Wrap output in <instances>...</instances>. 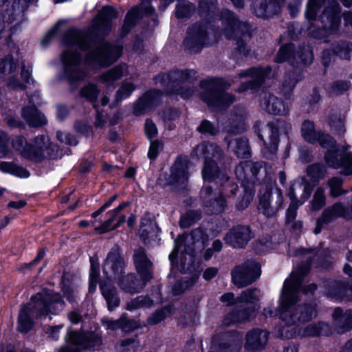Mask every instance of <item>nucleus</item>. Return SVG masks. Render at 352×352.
I'll return each instance as SVG.
<instances>
[{"label":"nucleus","mask_w":352,"mask_h":352,"mask_svg":"<svg viewBox=\"0 0 352 352\" xmlns=\"http://www.w3.org/2000/svg\"><path fill=\"white\" fill-rule=\"evenodd\" d=\"M18 63L13 59L10 55L0 60V77L8 75L14 72L17 67Z\"/></svg>","instance_id":"nucleus-51"},{"label":"nucleus","mask_w":352,"mask_h":352,"mask_svg":"<svg viewBox=\"0 0 352 352\" xmlns=\"http://www.w3.org/2000/svg\"><path fill=\"white\" fill-rule=\"evenodd\" d=\"M135 90V85L129 82H124L116 92V100H121L129 97Z\"/></svg>","instance_id":"nucleus-62"},{"label":"nucleus","mask_w":352,"mask_h":352,"mask_svg":"<svg viewBox=\"0 0 352 352\" xmlns=\"http://www.w3.org/2000/svg\"><path fill=\"white\" fill-rule=\"evenodd\" d=\"M351 43L344 41H340L335 43L333 45L332 51L333 54L338 55L343 59H349V49L350 48Z\"/></svg>","instance_id":"nucleus-60"},{"label":"nucleus","mask_w":352,"mask_h":352,"mask_svg":"<svg viewBox=\"0 0 352 352\" xmlns=\"http://www.w3.org/2000/svg\"><path fill=\"white\" fill-rule=\"evenodd\" d=\"M99 94L100 89L94 83H88L80 91V96L91 102H95L97 100Z\"/></svg>","instance_id":"nucleus-52"},{"label":"nucleus","mask_w":352,"mask_h":352,"mask_svg":"<svg viewBox=\"0 0 352 352\" xmlns=\"http://www.w3.org/2000/svg\"><path fill=\"white\" fill-rule=\"evenodd\" d=\"M22 116L31 126H41L46 124L45 116L36 109L34 104L23 107Z\"/></svg>","instance_id":"nucleus-37"},{"label":"nucleus","mask_w":352,"mask_h":352,"mask_svg":"<svg viewBox=\"0 0 352 352\" xmlns=\"http://www.w3.org/2000/svg\"><path fill=\"white\" fill-rule=\"evenodd\" d=\"M198 280L197 275H193L188 278L182 279L177 281L172 288V293L173 295H179L186 292L189 288L192 287Z\"/></svg>","instance_id":"nucleus-47"},{"label":"nucleus","mask_w":352,"mask_h":352,"mask_svg":"<svg viewBox=\"0 0 352 352\" xmlns=\"http://www.w3.org/2000/svg\"><path fill=\"white\" fill-rule=\"evenodd\" d=\"M302 204H300V202L298 201L295 202L291 201V203L286 211V221L287 223H292L295 220L297 214V210L298 207Z\"/></svg>","instance_id":"nucleus-64"},{"label":"nucleus","mask_w":352,"mask_h":352,"mask_svg":"<svg viewBox=\"0 0 352 352\" xmlns=\"http://www.w3.org/2000/svg\"><path fill=\"white\" fill-rule=\"evenodd\" d=\"M280 123V122L277 121L275 123L270 122L267 124L263 131L267 139L265 138L263 134L258 135L264 143L263 153L267 158L273 159L276 153L279 142L278 128Z\"/></svg>","instance_id":"nucleus-17"},{"label":"nucleus","mask_w":352,"mask_h":352,"mask_svg":"<svg viewBox=\"0 0 352 352\" xmlns=\"http://www.w3.org/2000/svg\"><path fill=\"white\" fill-rule=\"evenodd\" d=\"M13 148L19 152L21 156L29 159L30 144L27 142L26 139L22 135L16 136L12 141Z\"/></svg>","instance_id":"nucleus-48"},{"label":"nucleus","mask_w":352,"mask_h":352,"mask_svg":"<svg viewBox=\"0 0 352 352\" xmlns=\"http://www.w3.org/2000/svg\"><path fill=\"white\" fill-rule=\"evenodd\" d=\"M30 0H14L12 8L13 10L12 15H19L24 12L29 7Z\"/></svg>","instance_id":"nucleus-63"},{"label":"nucleus","mask_w":352,"mask_h":352,"mask_svg":"<svg viewBox=\"0 0 352 352\" xmlns=\"http://www.w3.org/2000/svg\"><path fill=\"white\" fill-rule=\"evenodd\" d=\"M126 73V65H118L102 74L99 77V80L106 86H110L121 78Z\"/></svg>","instance_id":"nucleus-40"},{"label":"nucleus","mask_w":352,"mask_h":352,"mask_svg":"<svg viewBox=\"0 0 352 352\" xmlns=\"http://www.w3.org/2000/svg\"><path fill=\"white\" fill-rule=\"evenodd\" d=\"M327 164L335 169H340L344 175L352 174V153L347 149L328 151L325 154Z\"/></svg>","instance_id":"nucleus-15"},{"label":"nucleus","mask_w":352,"mask_h":352,"mask_svg":"<svg viewBox=\"0 0 352 352\" xmlns=\"http://www.w3.org/2000/svg\"><path fill=\"white\" fill-rule=\"evenodd\" d=\"M258 212L267 218L276 217L284 202L283 191L278 187L261 189L258 194Z\"/></svg>","instance_id":"nucleus-7"},{"label":"nucleus","mask_w":352,"mask_h":352,"mask_svg":"<svg viewBox=\"0 0 352 352\" xmlns=\"http://www.w3.org/2000/svg\"><path fill=\"white\" fill-rule=\"evenodd\" d=\"M341 10L337 0H308L305 17L317 27H309L311 36L321 39L336 33L341 23Z\"/></svg>","instance_id":"nucleus-3"},{"label":"nucleus","mask_w":352,"mask_h":352,"mask_svg":"<svg viewBox=\"0 0 352 352\" xmlns=\"http://www.w3.org/2000/svg\"><path fill=\"white\" fill-rule=\"evenodd\" d=\"M314 186L302 177L296 178L287 191V196L292 201L304 204L310 197Z\"/></svg>","instance_id":"nucleus-19"},{"label":"nucleus","mask_w":352,"mask_h":352,"mask_svg":"<svg viewBox=\"0 0 352 352\" xmlns=\"http://www.w3.org/2000/svg\"><path fill=\"white\" fill-rule=\"evenodd\" d=\"M269 332L261 329H254L247 332L245 348L251 352L263 350L268 342Z\"/></svg>","instance_id":"nucleus-26"},{"label":"nucleus","mask_w":352,"mask_h":352,"mask_svg":"<svg viewBox=\"0 0 352 352\" xmlns=\"http://www.w3.org/2000/svg\"><path fill=\"white\" fill-rule=\"evenodd\" d=\"M208 44V34L204 26L195 24L189 28L184 41L185 50L192 54L197 53Z\"/></svg>","instance_id":"nucleus-16"},{"label":"nucleus","mask_w":352,"mask_h":352,"mask_svg":"<svg viewBox=\"0 0 352 352\" xmlns=\"http://www.w3.org/2000/svg\"><path fill=\"white\" fill-rule=\"evenodd\" d=\"M298 252L306 263L296 269L292 273L290 278L285 280L278 299V311L280 319L285 325L280 330V336L284 338H291L296 333L302 336H318L322 334V329L329 327L324 323L312 324L305 327L302 331L300 329L302 324L316 316L315 305L299 304L301 295L307 294L308 291L313 294L316 289V285L311 284L307 289H300L301 279L309 272L314 252L312 250Z\"/></svg>","instance_id":"nucleus-1"},{"label":"nucleus","mask_w":352,"mask_h":352,"mask_svg":"<svg viewBox=\"0 0 352 352\" xmlns=\"http://www.w3.org/2000/svg\"><path fill=\"white\" fill-rule=\"evenodd\" d=\"M195 80L196 72L193 70H174L158 75L155 82L163 86L167 94L179 95L186 99L194 94L192 84Z\"/></svg>","instance_id":"nucleus-6"},{"label":"nucleus","mask_w":352,"mask_h":352,"mask_svg":"<svg viewBox=\"0 0 352 352\" xmlns=\"http://www.w3.org/2000/svg\"><path fill=\"white\" fill-rule=\"evenodd\" d=\"M313 60V54L309 47L294 51L293 44H287L280 48L276 56V63L288 61L292 65L310 64Z\"/></svg>","instance_id":"nucleus-14"},{"label":"nucleus","mask_w":352,"mask_h":352,"mask_svg":"<svg viewBox=\"0 0 352 352\" xmlns=\"http://www.w3.org/2000/svg\"><path fill=\"white\" fill-rule=\"evenodd\" d=\"M201 219V212L198 210H189L181 216L179 225L182 228H188Z\"/></svg>","instance_id":"nucleus-50"},{"label":"nucleus","mask_w":352,"mask_h":352,"mask_svg":"<svg viewBox=\"0 0 352 352\" xmlns=\"http://www.w3.org/2000/svg\"><path fill=\"white\" fill-rule=\"evenodd\" d=\"M245 111L243 109H236L234 114H231L230 120L229 133H241L245 130Z\"/></svg>","instance_id":"nucleus-41"},{"label":"nucleus","mask_w":352,"mask_h":352,"mask_svg":"<svg viewBox=\"0 0 352 352\" xmlns=\"http://www.w3.org/2000/svg\"><path fill=\"white\" fill-rule=\"evenodd\" d=\"M326 173L325 167L320 164H311L307 168V175L316 179L323 178Z\"/></svg>","instance_id":"nucleus-59"},{"label":"nucleus","mask_w":352,"mask_h":352,"mask_svg":"<svg viewBox=\"0 0 352 352\" xmlns=\"http://www.w3.org/2000/svg\"><path fill=\"white\" fill-rule=\"evenodd\" d=\"M118 283L122 291L133 294L139 293L147 282H145L143 279L140 280L133 274H129L120 277Z\"/></svg>","instance_id":"nucleus-33"},{"label":"nucleus","mask_w":352,"mask_h":352,"mask_svg":"<svg viewBox=\"0 0 352 352\" xmlns=\"http://www.w3.org/2000/svg\"><path fill=\"white\" fill-rule=\"evenodd\" d=\"M195 10V6L190 2H181L176 7L175 16L178 19L190 17Z\"/></svg>","instance_id":"nucleus-54"},{"label":"nucleus","mask_w":352,"mask_h":352,"mask_svg":"<svg viewBox=\"0 0 352 352\" xmlns=\"http://www.w3.org/2000/svg\"><path fill=\"white\" fill-rule=\"evenodd\" d=\"M100 287L102 294L107 301L109 310L112 311L118 307L120 300L117 294L116 287L109 282L104 281L101 283Z\"/></svg>","instance_id":"nucleus-39"},{"label":"nucleus","mask_w":352,"mask_h":352,"mask_svg":"<svg viewBox=\"0 0 352 352\" xmlns=\"http://www.w3.org/2000/svg\"><path fill=\"white\" fill-rule=\"evenodd\" d=\"M67 340L71 344V347L61 348L58 352H78L82 349H98L102 345L100 335L96 332L81 333L70 331L67 336Z\"/></svg>","instance_id":"nucleus-9"},{"label":"nucleus","mask_w":352,"mask_h":352,"mask_svg":"<svg viewBox=\"0 0 352 352\" xmlns=\"http://www.w3.org/2000/svg\"><path fill=\"white\" fill-rule=\"evenodd\" d=\"M170 314L171 307L166 306L162 309L155 311L151 316H149L147 319V322L151 325L157 324L161 321L164 320L166 317L170 316Z\"/></svg>","instance_id":"nucleus-55"},{"label":"nucleus","mask_w":352,"mask_h":352,"mask_svg":"<svg viewBox=\"0 0 352 352\" xmlns=\"http://www.w3.org/2000/svg\"><path fill=\"white\" fill-rule=\"evenodd\" d=\"M271 72V68L266 67L265 68H250L241 72L239 74L240 77H250L251 80L248 82L241 84L238 88V91L243 92L248 89H252L260 85L266 78L270 76Z\"/></svg>","instance_id":"nucleus-22"},{"label":"nucleus","mask_w":352,"mask_h":352,"mask_svg":"<svg viewBox=\"0 0 352 352\" xmlns=\"http://www.w3.org/2000/svg\"><path fill=\"white\" fill-rule=\"evenodd\" d=\"M329 294L338 300H352V287L346 281L333 282L329 285Z\"/></svg>","instance_id":"nucleus-36"},{"label":"nucleus","mask_w":352,"mask_h":352,"mask_svg":"<svg viewBox=\"0 0 352 352\" xmlns=\"http://www.w3.org/2000/svg\"><path fill=\"white\" fill-rule=\"evenodd\" d=\"M261 168L259 163L241 162L235 168V175L241 184L245 186L246 184L255 182Z\"/></svg>","instance_id":"nucleus-27"},{"label":"nucleus","mask_w":352,"mask_h":352,"mask_svg":"<svg viewBox=\"0 0 352 352\" xmlns=\"http://www.w3.org/2000/svg\"><path fill=\"white\" fill-rule=\"evenodd\" d=\"M64 302L60 295L49 292L38 293L31 299V302L22 307L18 317V329L27 333L32 327V317L47 316L56 314L63 309Z\"/></svg>","instance_id":"nucleus-4"},{"label":"nucleus","mask_w":352,"mask_h":352,"mask_svg":"<svg viewBox=\"0 0 352 352\" xmlns=\"http://www.w3.org/2000/svg\"><path fill=\"white\" fill-rule=\"evenodd\" d=\"M191 155L199 159L204 158V162H217L222 158L223 151L218 145L204 142L192 150Z\"/></svg>","instance_id":"nucleus-24"},{"label":"nucleus","mask_w":352,"mask_h":352,"mask_svg":"<svg viewBox=\"0 0 352 352\" xmlns=\"http://www.w3.org/2000/svg\"><path fill=\"white\" fill-rule=\"evenodd\" d=\"M252 237L253 234L249 226L238 225L226 233L224 241L226 244L234 248H243Z\"/></svg>","instance_id":"nucleus-20"},{"label":"nucleus","mask_w":352,"mask_h":352,"mask_svg":"<svg viewBox=\"0 0 352 352\" xmlns=\"http://www.w3.org/2000/svg\"><path fill=\"white\" fill-rule=\"evenodd\" d=\"M125 267V263L120 255V249L118 246H114L107 254L103 270L109 276H119Z\"/></svg>","instance_id":"nucleus-25"},{"label":"nucleus","mask_w":352,"mask_h":352,"mask_svg":"<svg viewBox=\"0 0 352 352\" xmlns=\"http://www.w3.org/2000/svg\"><path fill=\"white\" fill-rule=\"evenodd\" d=\"M328 186L330 188L329 195L333 197H337L344 191L342 189V180L338 177H332L328 180Z\"/></svg>","instance_id":"nucleus-57"},{"label":"nucleus","mask_w":352,"mask_h":352,"mask_svg":"<svg viewBox=\"0 0 352 352\" xmlns=\"http://www.w3.org/2000/svg\"><path fill=\"white\" fill-rule=\"evenodd\" d=\"M204 241V233L201 229L192 230L186 239V243L193 246L202 245Z\"/></svg>","instance_id":"nucleus-58"},{"label":"nucleus","mask_w":352,"mask_h":352,"mask_svg":"<svg viewBox=\"0 0 352 352\" xmlns=\"http://www.w3.org/2000/svg\"><path fill=\"white\" fill-rule=\"evenodd\" d=\"M157 229V224L154 221L147 217L142 218L139 232L145 243H146L147 239L155 234Z\"/></svg>","instance_id":"nucleus-44"},{"label":"nucleus","mask_w":352,"mask_h":352,"mask_svg":"<svg viewBox=\"0 0 352 352\" xmlns=\"http://www.w3.org/2000/svg\"><path fill=\"white\" fill-rule=\"evenodd\" d=\"M199 199L204 211L208 214L221 213L227 206L223 195L221 192H215L209 186H204L201 189Z\"/></svg>","instance_id":"nucleus-11"},{"label":"nucleus","mask_w":352,"mask_h":352,"mask_svg":"<svg viewBox=\"0 0 352 352\" xmlns=\"http://www.w3.org/2000/svg\"><path fill=\"white\" fill-rule=\"evenodd\" d=\"M58 147L50 142L48 136L39 135L30 144L29 160L36 162L44 159H54L58 157Z\"/></svg>","instance_id":"nucleus-13"},{"label":"nucleus","mask_w":352,"mask_h":352,"mask_svg":"<svg viewBox=\"0 0 352 352\" xmlns=\"http://www.w3.org/2000/svg\"><path fill=\"white\" fill-rule=\"evenodd\" d=\"M258 293L256 288L248 289L236 298V302L254 304L259 300Z\"/></svg>","instance_id":"nucleus-53"},{"label":"nucleus","mask_w":352,"mask_h":352,"mask_svg":"<svg viewBox=\"0 0 352 352\" xmlns=\"http://www.w3.org/2000/svg\"><path fill=\"white\" fill-rule=\"evenodd\" d=\"M286 0H254L252 10L261 18H267L277 14L281 10Z\"/></svg>","instance_id":"nucleus-23"},{"label":"nucleus","mask_w":352,"mask_h":352,"mask_svg":"<svg viewBox=\"0 0 352 352\" xmlns=\"http://www.w3.org/2000/svg\"><path fill=\"white\" fill-rule=\"evenodd\" d=\"M300 79V74L296 70L285 74L280 88V91L285 98H290L294 88Z\"/></svg>","instance_id":"nucleus-42"},{"label":"nucleus","mask_w":352,"mask_h":352,"mask_svg":"<svg viewBox=\"0 0 352 352\" xmlns=\"http://www.w3.org/2000/svg\"><path fill=\"white\" fill-rule=\"evenodd\" d=\"M224 14L227 20L224 30L226 37H250V27L247 23L238 20L234 14L230 11H226Z\"/></svg>","instance_id":"nucleus-21"},{"label":"nucleus","mask_w":352,"mask_h":352,"mask_svg":"<svg viewBox=\"0 0 352 352\" xmlns=\"http://www.w3.org/2000/svg\"><path fill=\"white\" fill-rule=\"evenodd\" d=\"M190 177L189 161L186 157L179 156L170 168V173L160 175V180L164 179V186H170L174 190L186 189Z\"/></svg>","instance_id":"nucleus-8"},{"label":"nucleus","mask_w":352,"mask_h":352,"mask_svg":"<svg viewBox=\"0 0 352 352\" xmlns=\"http://www.w3.org/2000/svg\"><path fill=\"white\" fill-rule=\"evenodd\" d=\"M301 133L307 142L311 144L317 142L319 131L315 130V125L312 121L305 120L302 122Z\"/></svg>","instance_id":"nucleus-46"},{"label":"nucleus","mask_w":352,"mask_h":352,"mask_svg":"<svg viewBox=\"0 0 352 352\" xmlns=\"http://www.w3.org/2000/svg\"><path fill=\"white\" fill-rule=\"evenodd\" d=\"M326 204V197L324 190L322 187L318 188L310 201V210L311 211H318Z\"/></svg>","instance_id":"nucleus-49"},{"label":"nucleus","mask_w":352,"mask_h":352,"mask_svg":"<svg viewBox=\"0 0 352 352\" xmlns=\"http://www.w3.org/2000/svg\"><path fill=\"white\" fill-rule=\"evenodd\" d=\"M228 147L233 151L238 157L246 158L250 155L248 141L243 138H235L228 142Z\"/></svg>","instance_id":"nucleus-43"},{"label":"nucleus","mask_w":352,"mask_h":352,"mask_svg":"<svg viewBox=\"0 0 352 352\" xmlns=\"http://www.w3.org/2000/svg\"><path fill=\"white\" fill-rule=\"evenodd\" d=\"M344 206L341 203H336L331 206L327 208L321 216L316 220V225L314 229L315 234H319L324 225H327L339 217L344 218Z\"/></svg>","instance_id":"nucleus-29"},{"label":"nucleus","mask_w":352,"mask_h":352,"mask_svg":"<svg viewBox=\"0 0 352 352\" xmlns=\"http://www.w3.org/2000/svg\"><path fill=\"white\" fill-rule=\"evenodd\" d=\"M160 95L161 93L157 90H152L146 93L135 104L134 107L135 114L141 115L147 109L152 107Z\"/></svg>","instance_id":"nucleus-38"},{"label":"nucleus","mask_w":352,"mask_h":352,"mask_svg":"<svg viewBox=\"0 0 352 352\" xmlns=\"http://www.w3.org/2000/svg\"><path fill=\"white\" fill-rule=\"evenodd\" d=\"M9 137L0 129V158L8 157L12 155V151L8 147Z\"/></svg>","instance_id":"nucleus-61"},{"label":"nucleus","mask_w":352,"mask_h":352,"mask_svg":"<svg viewBox=\"0 0 352 352\" xmlns=\"http://www.w3.org/2000/svg\"><path fill=\"white\" fill-rule=\"evenodd\" d=\"M260 106L264 111L273 115L285 116L289 111L280 99L270 94H265Z\"/></svg>","instance_id":"nucleus-30"},{"label":"nucleus","mask_w":352,"mask_h":352,"mask_svg":"<svg viewBox=\"0 0 352 352\" xmlns=\"http://www.w3.org/2000/svg\"><path fill=\"white\" fill-rule=\"evenodd\" d=\"M242 336L239 333L231 336L227 342L217 344L215 340L212 342L210 352H238L241 347Z\"/></svg>","instance_id":"nucleus-35"},{"label":"nucleus","mask_w":352,"mask_h":352,"mask_svg":"<svg viewBox=\"0 0 352 352\" xmlns=\"http://www.w3.org/2000/svg\"><path fill=\"white\" fill-rule=\"evenodd\" d=\"M129 206L128 202L121 204L116 209L109 211L106 214V219L100 225L96 226V221H91V225L100 234H103L119 227L126 220V215L122 211Z\"/></svg>","instance_id":"nucleus-18"},{"label":"nucleus","mask_w":352,"mask_h":352,"mask_svg":"<svg viewBox=\"0 0 352 352\" xmlns=\"http://www.w3.org/2000/svg\"><path fill=\"white\" fill-rule=\"evenodd\" d=\"M117 12L112 7H104L94 20L90 33L76 30H69L63 38V43L70 48L62 53L61 59L65 75L71 83L84 80L87 74L82 69L81 55L73 49L78 46L82 50L88 49L92 43L91 34H107L111 28V21L117 18Z\"/></svg>","instance_id":"nucleus-2"},{"label":"nucleus","mask_w":352,"mask_h":352,"mask_svg":"<svg viewBox=\"0 0 352 352\" xmlns=\"http://www.w3.org/2000/svg\"><path fill=\"white\" fill-rule=\"evenodd\" d=\"M260 274V265L254 261H248L235 267L232 271V278L234 284L241 288L255 281Z\"/></svg>","instance_id":"nucleus-12"},{"label":"nucleus","mask_w":352,"mask_h":352,"mask_svg":"<svg viewBox=\"0 0 352 352\" xmlns=\"http://www.w3.org/2000/svg\"><path fill=\"white\" fill-rule=\"evenodd\" d=\"M0 170L23 178H27L30 176L29 172L25 168L17 166L13 162H1L0 163Z\"/></svg>","instance_id":"nucleus-45"},{"label":"nucleus","mask_w":352,"mask_h":352,"mask_svg":"<svg viewBox=\"0 0 352 352\" xmlns=\"http://www.w3.org/2000/svg\"><path fill=\"white\" fill-rule=\"evenodd\" d=\"M122 52L120 45L102 43L87 55L86 61L88 64L107 67L116 62Z\"/></svg>","instance_id":"nucleus-10"},{"label":"nucleus","mask_w":352,"mask_h":352,"mask_svg":"<svg viewBox=\"0 0 352 352\" xmlns=\"http://www.w3.org/2000/svg\"><path fill=\"white\" fill-rule=\"evenodd\" d=\"M133 261L137 272L142 279L148 282L153 278L151 272L153 264L142 248H138L134 251Z\"/></svg>","instance_id":"nucleus-28"},{"label":"nucleus","mask_w":352,"mask_h":352,"mask_svg":"<svg viewBox=\"0 0 352 352\" xmlns=\"http://www.w3.org/2000/svg\"><path fill=\"white\" fill-rule=\"evenodd\" d=\"M202 178L204 181L212 182L216 181L221 184L228 180L229 177L227 173L220 170L217 162H204V167L201 170Z\"/></svg>","instance_id":"nucleus-34"},{"label":"nucleus","mask_w":352,"mask_h":352,"mask_svg":"<svg viewBox=\"0 0 352 352\" xmlns=\"http://www.w3.org/2000/svg\"><path fill=\"white\" fill-rule=\"evenodd\" d=\"M151 304L152 301L148 297L140 296L129 302L126 309L129 311H133L142 307H149Z\"/></svg>","instance_id":"nucleus-56"},{"label":"nucleus","mask_w":352,"mask_h":352,"mask_svg":"<svg viewBox=\"0 0 352 352\" xmlns=\"http://www.w3.org/2000/svg\"><path fill=\"white\" fill-rule=\"evenodd\" d=\"M255 313L256 309L254 307L251 308L242 306L236 307L231 313L226 316L224 324L230 325L247 322L255 316Z\"/></svg>","instance_id":"nucleus-32"},{"label":"nucleus","mask_w":352,"mask_h":352,"mask_svg":"<svg viewBox=\"0 0 352 352\" xmlns=\"http://www.w3.org/2000/svg\"><path fill=\"white\" fill-rule=\"evenodd\" d=\"M155 11L153 7L148 3L142 8H133L129 10L122 25V31L126 34L135 26L137 21L142 14H152Z\"/></svg>","instance_id":"nucleus-31"},{"label":"nucleus","mask_w":352,"mask_h":352,"mask_svg":"<svg viewBox=\"0 0 352 352\" xmlns=\"http://www.w3.org/2000/svg\"><path fill=\"white\" fill-rule=\"evenodd\" d=\"M199 86L203 89L201 100L213 110L223 109L235 100L232 94L225 92L230 85L223 78H207L200 82Z\"/></svg>","instance_id":"nucleus-5"}]
</instances>
